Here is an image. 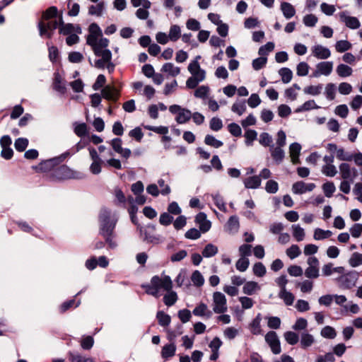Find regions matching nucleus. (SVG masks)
<instances>
[{"label": "nucleus", "instance_id": "69168bd1", "mask_svg": "<svg viewBox=\"0 0 362 362\" xmlns=\"http://www.w3.org/2000/svg\"><path fill=\"white\" fill-rule=\"evenodd\" d=\"M322 189L324 191L325 195L327 197H331L333 193L336 190V187L333 182H327L322 185Z\"/></svg>", "mask_w": 362, "mask_h": 362}, {"label": "nucleus", "instance_id": "0e129e2a", "mask_svg": "<svg viewBox=\"0 0 362 362\" xmlns=\"http://www.w3.org/2000/svg\"><path fill=\"white\" fill-rule=\"evenodd\" d=\"M318 18L314 14H308L305 15L303 21L305 26L308 27H314L317 23Z\"/></svg>", "mask_w": 362, "mask_h": 362}, {"label": "nucleus", "instance_id": "bf43d9fd", "mask_svg": "<svg viewBox=\"0 0 362 362\" xmlns=\"http://www.w3.org/2000/svg\"><path fill=\"white\" fill-rule=\"evenodd\" d=\"M272 137L267 132H263L259 135V142L261 145L264 146H269L272 144Z\"/></svg>", "mask_w": 362, "mask_h": 362}, {"label": "nucleus", "instance_id": "37998d69", "mask_svg": "<svg viewBox=\"0 0 362 362\" xmlns=\"http://www.w3.org/2000/svg\"><path fill=\"white\" fill-rule=\"evenodd\" d=\"M95 54L98 57H101V59L106 62H109L112 59L111 52L107 49H98V48H95V51H93Z\"/></svg>", "mask_w": 362, "mask_h": 362}, {"label": "nucleus", "instance_id": "5701e85b", "mask_svg": "<svg viewBox=\"0 0 362 362\" xmlns=\"http://www.w3.org/2000/svg\"><path fill=\"white\" fill-rule=\"evenodd\" d=\"M102 95L108 100L116 101L119 97V92L115 88L107 86L102 90Z\"/></svg>", "mask_w": 362, "mask_h": 362}, {"label": "nucleus", "instance_id": "f8f14e48", "mask_svg": "<svg viewBox=\"0 0 362 362\" xmlns=\"http://www.w3.org/2000/svg\"><path fill=\"white\" fill-rule=\"evenodd\" d=\"M339 21L344 23L350 29H357L361 26L360 21L356 17L350 16L347 11H342L339 13Z\"/></svg>", "mask_w": 362, "mask_h": 362}, {"label": "nucleus", "instance_id": "09e8293b", "mask_svg": "<svg viewBox=\"0 0 362 362\" xmlns=\"http://www.w3.org/2000/svg\"><path fill=\"white\" fill-rule=\"evenodd\" d=\"M297 286L300 287L302 293H309L313 290V282L310 280L306 279L297 283Z\"/></svg>", "mask_w": 362, "mask_h": 362}, {"label": "nucleus", "instance_id": "864d4df0", "mask_svg": "<svg viewBox=\"0 0 362 362\" xmlns=\"http://www.w3.org/2000/svg\"><path fill=\"white\" fill-rule=\"evenodd\" d=\"M322 173L328 177H334L337 173V168L333 164L324 165L322 168Z\"/></svg>", "mask_w": 362, "mask_h": 362}, {"label": "nucleus", "instance_id": "de8ad7c7", "mask_svg": "<svg viewBox=\"0 0 362 362\" xmlns=\"http://www.w3.org/2000/svg\"><path fill=\"white\" fill-rule=\"evenodd\" d=\"M209 87L207 86H201L194 91V96L198 98L204 99L209 93Z\"/></svg>", "mask_w": 362, "mask_h": 362}, {"label": "nucleus", "instance_id": "a18cd8bd", "mask_svg": "<svg viewBox=\"0 0 362 362\" xmlns=\"http://www.w3.org/2000/svg\"><path fill=\"white\" fill-rule=\"evenodd\" d=\"M218 252V247L213 244H207L202 251L204 257H211Z\"/></svg>", "mask_w": 362, "mask_h": 362}, {"label": "nucleus", "instance_id": "bb28decb", "mask_svg": "<svg viewBox=\"0 0 362 362\" xmlns=\"http://www.w3.org/2000/svg\"><path fill=\"white\" fill-rule=\"evenodd\" d=\"M71 175V170L66 165H61L55 171V176L59 179L70 178Z\"/></svg>", "mask_w": 362, "mask_h": 362}, {"label": "nucleus", "instance_id": "680f3d73", "mask_svg": "<svg viewBox=\"0 0 362 362\" xmlns=\"http://www.w3.org/2000/svg\"><path fill=\"white\" fill-rule=\"evenodd\" d=\"M322 90V85L320 84L317 86H310L305 87L303 90L304 93L306 94L312 95H319Z\"/></svg>", "mask_w": 362, "mask_h": 362}, {"label": "nucleus", "instance_id": "8fccbe9b", "mask_svg": "<svg viewBox=\"0 0 362 362\" xmlns=\"http://www.w3.org/2000/svg\"><path fill=\"white\" fill-rule=\"evenodd\" d=\"M156 317L160 326L166 327L170 322V317L163 311L158 312Z\"/></svg>", "mask_w": 362, "mask_h": 362}, {"label": "nucleus", "instance_id": "3c124183", "mask_svg": "<svg viewBox=\"0 0 362 362\" xmlns=\"http://www.w3.org/2000/svg\"><path fill=\"white\" fill-rule=\"evenodd\" d=\"M351 48V44L347 40H339L336 42L335 49L338 52H344Z\"/></svg>", "mask_w": 362, "mask_h": 362}, {"label": "nucleus", "instance_id": "f704fd0d", "mask_svg": "<svg viewBox=\"0 0 362 362\" xmlns=\"http://www.w3.org/2000/svg\"><path fill=\"white\" fill-rule=\"evenodd\" d=\"M176 346L174 343L165 345L161 351V356L164 358L172 357L175 355Z\"/></svg>", "mask_w": 362, "mask_h": 362}, {"label": "nucleus", "instance_id": "052dcab7", "mask_svg": "<svg viewBox=\"0 0 362 362\" xmlns=\"http://www.w3.org/2000/svg\"><path fill=\"white\" fill-rule=\"evenodd\" d=\"M257 133L253 129H248L245 133V144L247 146H251L252 142L256 140Z\"/></svg>", "mask_w": 362, "mask_h": 362}, {"label": "nucleus", "instance_id": "412c9836", "mask_svg": "<svg viewBox=\"0 0 362 362\" xmlns=\"http://www.w3.org/2000/svg\"><path fill=\"white\" fill-rule=\"evenodd\" d=\"M192 313L196 316L206 317L207 318L211 317L212 315V312L209 309L207 305L204 303H200L197 305Z\"/></svg>", "mask_w": 362, "mask_h": 362}, {"label": "nucleus", "instance_id": "f3484780", "mask_svg": "<svg viewBox=\"0 0 362 362\" xmlns=\"http://www.w3.org/2000/svg\"><path fill=\"white\" fill-rule=\"evenodd\" d=\"M337 281L341 287L344 288H351L355 286L356 277L350 274H346L337 278Z\"/></svg>", "mask_w": 362, "mask_h": 362}, {"label": "nucleus", "instance_id": "4d7b16f0", "mask_svg": "<svg viewBox=\"0 0 362 362\" xmlns=\"http://www.w3.org/2000/svg\"><path fill=\"white\" fill-rule=\"evenodd\" d=\"M249 265L250 261L246 257H240L235 264L236 269L241 272L246 271Z\"/></svg>", "mask_w": 362, "mask_h": 362}, {"label": "nucleus", "instance_id": "6e6552de", "mask_svg": "<svg viewBox=\"0 0 362 362\" xmlns=\"http://www.w3.org/2000/svg\"><path fill=\"white\" fill-rule=\"evenodd\" d=\"M308 267L305 270V276L308 279H317L320 276L319 260L316 257H309L307 259Z\"/></svg>", "mask_w": 362, "mask_h": 362}, {"label": "nucleus", "instance_id": "473e14b6", "mask_svg": "<svg viewBox=\"0 0 362 362\" xmlns=\"http://www.w3.org/2000/svg\"><path fill=\"white\" fill-rule=\"evenodd\" d=\"M257 290H259V286L255 281H247L243 287V293L250 296L254 294Z\"/></svg>", "mask_w": 362, "mask_h": 362}, {"label": "nucleus", "instance_id": "f257e3e1", "mask_svg": "<svg viewBox=\"0 0 362 362\" xmlns=\"http://www.w3.org/2000/svg\"><path fill=\"white\" fill-rule=\"evenodd\" d=\"M146 293L156 298L160 297V290L170 291L173 288V281L170 276L166 275L154 276L148 284L143 285Z\"/></svg>", "mask_w": 362, "mask_h": 362}, {"label": "nucleus", "instance_id": "603ef678", "mask_svg": "<svg viewBox=\"0 0 362 362\" xmlns=\"http://www.w3.org/2000/svg\"><path fill=\"white\" fill-rule=\"evenodd\" d=\"M349 263L352 267H356L362 264V254L354 252L349 259Z\"/></svg>", "mask_w": 362, "mask_h": 362}, {"label": "nucleus", "instance_id": "72a5a7b5", "mask_svg": "<svg viewBox=\"0 0 362 362\" xmlns=\"http://www.w3.org/2000/svg\"><path fill=\"white\" fill-rule=\"evenodd\" d=\"M279 297L282 299L286 305H291L294 301L295 297L293 294L286 289L280 291Z\"/></svg>", "mask_w": 362, "mask_h": 362}, {"label": "nucleus", "instance_id": "13d9d810", "mask_svg": "<svg viewBox=\"0 0 362 362\" xmlns=\"http://www.w3.org/2000/svg\"><path fill=\"white\" fill-rule=\"evenodd\" d=\"M252 271L255 275L262 277L266 274V267L262 262H257L254 264Z\"/></svg>", "mask_w": 362, "mask_h": 362}, {"label": "nucleus", "instance_id": "c9c22d12", "mask_svg": "<svg viewBox=\"0 0 362 362\" xmlns=\"http://www.w3.org/2000/svg\"><path fill=\"white\" fill-rule=\"evenodd\" d=\"M262 320L261 315L258 314L252 320L250 325V331L253 334H259L261 333L260 322Z\"/></svg>", "mask_w": 362, "mask_h": 362}, {"label": "nucleus", "instance_id": "79ce46f5", "mask_svg": "<svg viewBox=\"0 0 362 362\" xmlns=\"http://www.w3.org/2000/svg\"><path fill=\"white\" fill-rule=\"evenodd\" d=\"M74 133L79 137L86 136L88 133V127L86 123H74Z\"/></svg>", "mask_w": 362, "mask_h": 362}, {"label": "nucleus", "instance_id": "9b49d317", "mask_svg": "<svg viewBox=\"0 0 362 362\" xmlns=\"http://www.w3.org/2000/svg\"><path fill=\"white\" fill-rule=\"evenodd\" d=\"M265 340L274 354H279L281 353V349L280 341L275 332H269L265 336Z\"/></svg>", "mask_w": 362, "mask_h": 362}, {"label": "nucleus", "instance_id": "a211bd4d", "mask_svg": "<svg viewBox=\"0 0 362 362\" xmlns=\"http://www.w3.org/2000/svg\"><path fill=\"white\" fill-rule=\"evenodd\" d=\"M195 222L199 225V230L202 233H206L211 228V222L206 219V215L203 212L196 216Z\"/></svg>", "mask_w": 362, "mask_h": 362}, {"label": "nucleus", "instance_id": "0eeeda50", "mask_svg": "<svg viewBox=\"0 0 362 362\" xmlns=\"http://www.w3.org/2000/svg\"><path fill=\"white\" fill-rule=\"evenodd\" d=\"M227 300L224 294L216 291L213 293V311L215 313L221 314L227 311Z\"/></svg>", "mask_w": 362, "mask_h": 362}, {"label": "nucleus", "instance_id": "c85d7f7f", "mask_svg": "<svg viewBox=\"0 0 362 362\" xmlns=\"http://www.w3.org/2000/svg\"><path fill=\"white\" fill-rule=\"evenodd\" d=\"M244 185L246 188L256 189L260 186L261 179L259 176L249 177L244 180Z\"/></svg>", "mask_w": 362, "mask_h": 362}, {"label": "nucleus", "instance_id": "e433bc0d", "mask_svg": "<svg viewBox=\"0 0 362 362\" xmlns=\"http://www.w3.org/2000/svg\"><path fill=\"white\" fill-rule=\"evenodd\" d=\"M169 39L170 41L175 42L181 37V29L177 25H173L169 30Z\"/></svg>", "mask_w": 362, "mask_h": 362}, {"label": "nucleus", "instance_id": "cd10ccee", "mask_svg": "<svg viewBox=\"0 0 362 362\" xmlns=\"http://www.w3.org/2000/svg\"><path fill=\"white\" fill-rule=\"evenodd\" d=\"M291 229L293 236L296 241L300 242L304 240L305 233L304 229L300 225H293L291 226Z\"/></svg>", "mask_w": 362, "mask_h": 362}, {"label": "nucleus", "instance_id": "1a4fd4ad", "mask_svg": "<svg viewBox=\"0 0 362 362\" xmlns=\"http://www.w3.org/2000/svg\"><path fill=\"white\" fill-rule=\"evenodd\" d=\"M67 155H69L68 153L62 154L59 157L45 160L38 165L37 169L42 172L52 170L55 166L59 165L66 158Z\"/></svg>", "mask_w": 362, "mask_h": 362}, {"label": "nucleus", "instance_id": "f03ea898", "mask_svg": "<svg viewBox=\"0 0 362 362\" xmlns=\"http://www.w3.org/2000/svg\"><path fill=\"white\" fill-rule=\"evenodd\" d=\"M117 223V218L112 215L111 211L102 209L99 214V233L103 235L113 234Z\"/></svg>", "mask_w": 362, "mask_h": 362}, {"label": "nucleus", "instance_id": "a878e982", "mask_svg": "<svg viewBox=\"0 0 362 362\" xmlns=\"http://www.w3.org/2000/svg\"><path fill=\"white\" fill-rule=\"evenodd\" d=\"M315 342L314 337L307 332L301 334L300 336V346L303 349H305L312 346Z\"/></svg>", "mask_w": 362, "mask_h": 362}, {"label": "nucleus", "instance_id": "4c0bfd02", "mask_svg": "<svg viewBox=\"0 0 362 362\" xmlns=\"http://www.w3.org/2000/svg\"><path fill=\"white\" fill-rule=\"evenodd\" d=\"M336 71L340 77H347L352 74L353 70L350 66L341 64L337 66Z\"/></svg>", "mask_w": 362, "mask_h": 362}, {"label": "nucleus", "instance_id": "dca6fc26", "mask_svg": "<svg viewBox=\"0 0 362 362\" xmlns=\"http://www.w3.org/2000/svg\"><path fill=\"white\" fill-rule=\"evenodd\" d=\"M312 54L320 59H328L331 55L330 50L321 45H316L311 48Z\"/></svg>", "mask_w": 362, "mask_h": 362}, {"label": "nucleus", "instance_id": "7c9ffc66", "mask_svg": "<svg viewBox=\"0 0 362 362\" xmlns=\"http://www.w3.org/2000/svg\"><path fill=\"white\" fill-rule=\"evenodd\" d=\"M166 291L167 293L163 297V302L167 306H172L177 300V295L176 292L173 291L172 289Z\"/></svg>", "mask_w": 362, "mask_h": 362}, {"label": "nucleus", "instance_id": "7ed1b4c3", "mask_svg": "<svg viewBox=\"0 0 362 362\" xmlns=\"http://www.w3.org/2000/svg\"><path fill=\"white\" fill-rule=\"evenodd\" d=\"M276 136V144L270 146L269 153L274 163L279 165L283 162L286 156L284 147L286 144V136L284 131L280 130Z\"/></svg>", "mask_w": 362, "mask_h": 362}, {"label": "nucleus", "instance_id": "9d476101", "mask_svg": "<svg viewBox=\"0 0 362 362\" xmlns=\"http://www.w3.org/2000/svg\"><path fill=\"white\" fill-rule=\"evenodd\" d=\"M339 172L343 180H349L352 182L357 176V170L351 167L349 163H342L339 165Z\"/></svg>", "mask_w": 362, "mask_h": 362}, {"label": "nucleus", "instance_id": "a19ab883", "mask_svg": "<svg viewBox=\"0 0 362 362\" xmlns=\"http://www.w3.org/2000/svg\"><path fill=\"white\" fill-rule=\"evenodd\" d=\"M285 340L291 345L296 344L299 341V336L294 332L288 331L284 334Z\"/></svg>", "mask_w": 362, "mask_h": 362}, {"label": "nucleus", "instance_id": "aec40b11", "mask_svg": "<svg viewBox=\"0 0 362 362\" xmlns=\"http://www.w3.org/2000/svg\"><path fill=\"white\" fill-rule=\"evenodd\" d=\"M59 24H60L59 32H60V33H62L64 35H69L70 34H72L74 32L81 33V29L78 26L75 27L71 23L64 24L62 16L60 17Z\"/></svg>", "mask_w": 362, "mask_h": 362}, {"label": "nucleus", "instance_id": "2f4dec72", "mask_svg": "<svg viewBox=\"0 0 362 362\" xmlns=\"http://www.w3.org/2000/svg\"><path fill=\"white\" fill-rule=\"evenodd\" d=\"M332 235V232L329 230H323L321 228H315L314 230L313 238L315 240H321L328 238Z\"/></svg>", "mask_w": 362, "mask_h": 362}, {"label": "nucleus", "instance_id": "6ab92c4d", "mask_svg": "<svg viewBox=\"0 0 362 362\" xmlns=\"http://www.w3.org/2000/svg\"><path fill=\"white\" fill-rule=\"evenodd\" d=\"M240 228L239 218L237 216H232L228 220L225 229L230 234L236 233Z\"/></svg>", "mask_w": 362, "mask_h": 362}, {"label": "nucleus", "instance_id": "774afa93", "mask_svg": "<svg viewBox=\"0 0 362 362\" xmlns=\"http://www.w3.org/2000/svg\"><path fill=\"white\" fill-rule=\"evenodd\" d=\"M69 360L71 362H94L92 358L83 357L79 354H69Z\"/></svg>", "mask_w": 362, "mask_h": 362}, {"label": "nucleus", "instance_id": "393cba45", "mask_svg": "<svg viewBox=\"0 0 362 362\" xmlns=\"http://www.w3.org/2000/svg\"><path fill=\"white\" fill-rule=\"evenodd\" d=\"M161 71L171 76H176L180 73V69L170 62L164 64L161 68Z\"/></svg>", "mask_w": 362, "mask_h": 362}, {"label": "nucleus", "instance_id": "338daca9", "mask_svg": "<svg viewBox=\"0 0 362 362\" xmlns=\"http://www.w3.org/2000/svg\"><path fill=\"white\" fill-rule=\"evenodd\" d=\"M28 145V140L25 138H18L16 140L14 146L17 151L22 152L25 150Z\"/></svg>", "mask_w": 362, "mask_h": 362}, {"label": "nucleus", "instance_id": "b1692460", "mask_svg": "<svg viewBox=\"0 0 362 362\" xmlns=\"http://www.w3.org/2000/svg\"><path fill=\"white\" fill-rule=\"evenodd\" d=\"M281 11L286 19H290L296 14L294 6L288 2H282L280 6Z\"/></svg>", "mask_w": 362, "mask_h": 362}, {"label": "nucleus", "instance_id": "20e7f679", "mask_svg": "<svg viewBox=\"0 0 362 362\" xmlns=\"http://www.w3.org/2000/svg\"><path fill=\"white\" fill-rule=\"evenodd\" d=\"M191 76L186 81V86L188 88H195L197 85L204 81L206 78V71L202 69L197 61H192L187 67Z\"/></svg>", "mask_w": 362, "mask_h": 362}, {"label": "nucleus", "instance_id": "6e6d98bb", "mask_svg": "<svg viewBox=\"0 0 362 362\" xmlns=\"http://www.w3.org/2000/svg\"><path fill=\"white\" fill-rule=\"evenodd\" d=\"M279 75L281 76V80L284 83H288L292 78V71L288 68H282L279 71Z\"/></svg>", "mask_w": 362, "mask_h": 362}, {"label": "nucleus", "instance_id": "2eb2a0df", "mask_svg": "<svg viewBox=\"0 0 362 362\" xmlns=\"http://www.w3.org/2000/svg\"><path fill=\"white\" fill-rule=\"evenodd\" d=\"M315 187L314 183H305L303 181L295 182L292 186V191L294 194H301L306 192H311Z\"/></svg>", "mask_w": 362, "mask_h": 362}, {"label": "nucleus", "instance_id": "5fc2aeb1", "mask_svg": "<svg viewBox=\"0 0 362 362\" xmlns=\"http://www.w3.org/2000/svg\"><path fill=\"white\" fill-rule=\"evenodd\" d=\"M231 110L237 113L238 115H242L246 110V105L245 101L236 102L233 103L231 107Z\"/></svg>", "mask_w": 362, "mask_h": 362}, {"label": "nucleus", "instance_id": "e2e57ef3", "mask_svg": "<svg viewBox=\"0 0 362 362\" xmlns=\"http://www.w3.org/2000/svg\"><path fill=\"white\" fill-rule=\"evenodd\" d=\"M321 335L325 338L334 339L337 336V332L333 327L326 326L321 330Z\"/></svg>", "mask_w": 362, "mask_h": 362}, {"label": "nucleus", "instance_id": "58836bf2", "mask_svg": "<svg viewBox=\"0 0 362 362\" xmlns=\"http://www.w3.org/2000/svg\"><path fill=\"white\" fill-rule=\"evenodd\" d=\"M286 254L291 259H293L300 255L301 250L298 245L294 244L286 249Z\"/></svg>", "mask_w": 362, "mask_h": 362}, {"label": "nucleus", "instance_id": "c756f323", "mask_svg": "<svg viewBox=\"0 0 362 362\" xmlns=\"http://www.w3.org/2000/svg\"><path fill=\"white\" fill-rule=\"evenodd\" d=\"M105 9V2L100 1L96 5H91L88 8V14L91 16H101Z\"/></svg>", "mask_w": 362, "mask_h": 362}, {"label": "nucleus", "instance_id": "49530a36", "mask_svg": "<svg viewBox=\"0 0 362 362\" xmlns=\"http://www.w3.org/2000/svg\"><path fill=\"white\" fill-rule=\"evenodd\" d=\"M191 281L196 286H201L204 283V279L198 270H196L192 273L191 276Z\"/></svg>", "mask_w": 362, "mask_h": 362}, {"label": "nucleus", "instance_id": "ddd939ff", "mask_svg": "<svg viewBox=\"0 0 362 362\" xmlns=\"http://www.w3.org/2000/svg\"><path fill=\"white\" fill-rule=\"evenodd\" d=\"M58 26L57 21H50L47 23L41 21L39 23L38 27L40 30V35L41 36H47L51 37L52 32L55 30Z\"/></svg>", "mask_w": 362, "mask_h": 362}, {"label": "nucleus", "instance_id": "ea45409f", "mask_svg": "<svg viewBox=\"0 0 362 362\" xmlns=\"http://www.w3.org/2000/svg\"><path fill=\"white\" fill-rule=\"evenodd\" d=\"M54 89L57 91L64 93L65 92L66 88L63 83V80L60 76L59 74H54V81L53 83Z\"/></svg>", "mask_w": 362, "mask_h": 362}, {"label": "nucleus", "instance_id": "c03bdc74", "mask_svg": "<svg viewBox=\"0 0 362 362\" xmlns=\"http://www.w3.org/2000/svg\"><path fill=\"white\" fill-rule=\"evenodd\" d=\"M204 143L214 148H219L223 146V142L216 139L214 136L207 134L204 139Z\"/></svg>", "mask_w": 362, "mask_h": 362}, {"label": "nucleus", "instance_id": "39448f33", "mask_svg": "<svg viewBox=\"0 0 362 362\" xmlns=\"http://www.w3.org/2000/svg\"><path fill=\"white\" fill-rule=\"evenodd\" d=\"M141 236L143 241L153 245H158L163 242V238L156 233V226L148 225L144 228L140 229Z\"/></svg>", "mask_w": 362, "mask_h": 362}, {"label": "nucleus", "instance_id": "4468645a", "mask_svg": "<svg viewBox=\"0 0 362 362\" xmlns=\"http://www.w3.org/2000/svg\"><path fill=\"white\" fill-rule=\"evenodd\" d=\"M333 69L332 62H322L316 65V70L313 73V76L318 77L321 75L329 76Z\"/></svg>", "mask_w": 362, "mask_h": 362}, {"label": "nucleus", "instance_id": "4be33fe9", "mask_svg": "<svg viewBox=\"0 0 362 362\" xmlns=\"http://www.w3.org/2000/svg\"><path fill=\"white\" fill-rule=\"evenodd\" d=\"M301 151V146L298 143H293L289 146V154L291 162L293 164L300 163L299 156Z\"/></svg>", "mask_w": 362, "mask_h": 362}, {"label": "nucleus", "instance_id": "423d86ee", "mask_svg": "<svg viewBox=\"0 0 362 362\" xmlns=\"http://www.w3.org/2000/svg\"><path fill=\"white\" fill-rule=\"evenodd\" d=\"M169 111L172 114L177 115L175 120L178 124H185L192 117L191 112L185 108H182L178 105H173L169 107Z\"/></svg>", "mask_w": 362, "mask_h": 362}]
</instances>
